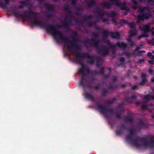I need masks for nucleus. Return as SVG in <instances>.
<instances>
[{
  "label": "nucleus",
  "instance_id": "20e7f679",
  "mask_svg": "<svg viewBox=\"0 0 154 154\" xmlns=\"http://www.w3.org/2000/svg\"><path fill=\"white\" fill-rule=\"evenodd\" d=\"M149 63H152V61H149Z\"/></svg>",
  "mask_w": 154,
  "mask_h": 154
},
{
  "label": "nucleus",
  "instance_id": "f03ea898",
  "mask_svg": "<svg viewBox=\"0 0 154 154\" xmlns=\"http://www.w3.org/2000/svg\"><path fill=\"white\" fill-rule=\"evenodd\" d=\"M57 33V32L55 30H53L51 32V34L52 35H54Z\"/></svg>",
  "mask_w": 154,
  "mask_h": 154
},
{
  "label": "nucleus",
  "instance_id": "7ed1b4c3",
  "mask_svg": "<svg viewBox=\"0 0 154 154\" xmlns=\"http://www.w3.org/2000/svg\"><path fill=\"white\" fill-rule=\"evenodd\" d=\"M149 56L150 58L153 59L154 58V57L152 56L151 55V53L150 52H149L147 54Z\"/></svg>",
  "mask_w": 154,
  "mask_h": 154
},
{
  "label": "nucleus",
  "instance_id": "39448f33",
  "mask_svg": "<svg viewBox=\"0 0 154 154\" xmlns=\"http://www.w3.org/2000/svg\"><path fill=\"white\" fill-rule=\"evenodd\" d=\"M147 36V35H143V36L144 37H146Z\"/></svg>",
  "mask_w": 154,
  "mask_h": 154
},
{
  "label": "nucleus",
  "instance_id": "0eeeda50",
  "mask_svg": "<svg viewBox=\"0 0 154 154\" xmlns=\"http://www.w3.org/2000/svg\"><path fill=\"white\" fill-rule=\"evenodd\" d=\"M149 72H150V73H151V71H150V70H149Z\"/></svg>",
  "mask_w": 154,
  "mask_h": 154
},
{
  "label": "nucleus",
  "instance_id": "423d86ee",
  "mask_svg": "<svg viewBox=\"0 0 154 154\" xmlns=\"http://www.w3.org/2000/svg\"><path fill=\"white\" fill-rule=\"evenodd\" d=\"M151 80H152V81H154L153 79H152Z\"/></svg>",
  "mask_w": 154,
  "mask_h": 154
},
{
  "label": "nucleus",
  "instance_id": "f257e3e1",
  "mask_svg": "<svg viewBox=\"0 0 154 154\" xmlns=\"http://www.w3.org/2000/svg\"><path fill=\"white\" fill-rule=\"evenodd\" d=\"M145 27L144 28V30L145 31V32L146 33L147 31H148L149 30V26H145Z\"/></svg>",
  "mask_w": 154,
  "mask_h": 154
}]
</instances>
